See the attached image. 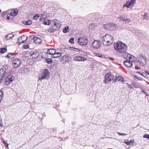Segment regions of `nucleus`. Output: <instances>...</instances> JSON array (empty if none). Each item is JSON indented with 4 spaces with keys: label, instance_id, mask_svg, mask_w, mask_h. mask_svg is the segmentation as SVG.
<instances>
[{
    "label": "nucleus",
    "instance_id": "obj_1",
    "mask_svg": "<svg viewBox=\"0 0 149 149\" xmlns=\"http://www.w3.org/2000/svg\"><path fill=\"white\" fill-rule=\"evenodd\" d=\"M114 47L116 50L120 52L126 51L127 48V46L121 42L115 43L114 45Z\"/></svg>",
    "mask_w": 149,
    "mask_h": 149
},
{
    "label": "nucleus",
    "instance_id": "obj_2",
    "mask_svg": "<svg viewBox=\"0 0 149 149\" xmlns=\"http://www.w3.org/2000/svg\"><path fill=\"white\" fill-rule=\"evenodd\" d=\"M103 43L104 45L109 46L113 42V37L110 34H106L103 37Z\"/></svg>",
    "mask_w": 149,
    "mask_h": 149
},
{
    "label": "nucleus",
    "instance_id": "obj_3",
    "mask_svg": "<svg viewBox=\"0 0 149 149\" xmlns=\"http://www.w3.org/2000/svg\"><path fill=\"white\" fill-rule=\"evenodd\" d=\"M51 23V26L55 30H58L61 26V22L57 19L52 20Z\"/></svg>",
    "mask_w": 149,
    "mask_h": 149
},
{
    "label": "nucleus",
    "instance_id": "obj_4",
    "mask_svg": "<svg viewBox=\"0 0 149 149\" xmlns=\"http://www.w3.org/2000/svg\"><path fill=\"white\" fill-rule=\"evenodd\" d=\"M51 15V14L44 12L42 14H37L33 17V19H38L39 17H40V19H46L49 17Z\"/></svg>",
    "mask_w": 149,
    "mask_h": 149
},
{
    "label": "nucleus",
    "instance_id": "obj_5",
    "mask_svg": "<svg viewBox=\"0 0 149 149\" xmlns=\"http://www.w3.org/2000/svg\"><path fill=\"white\" fill-rule=\"evenodd\" d=\"M136 3V0H130L123 4V8L126 7L127 8H132L135 5Z\"/></svg>",
    "mask_w": 149,
    "mask_h": 149
},
{
    "label": "nucleus",
    "instance_id": "obj_6",
    "mask_svg": "<svg viewBox=\"0 0 149 149\" xmlns=\"http://www.w3.org/2000/svg\"><path fill=\"white\" fill-rule=\"evenodd\" d=\"M114 76L110 72L107 73L105 76L104 80V83L107 84L112 80L114 79Z\"/></svg>",
    "mask_w": 149,
    "mask_h": 149
},
{
    "label": "nucleus",
    "instance_id": "obj_7",
    "mask_svg": "<svg viewBox=\"0 0 149 149\" xmlns=\"http://www.w3.org/2000/svg\"><path fill=\"white\" fill-rule=\"evenodd\" d=\"M50 73L48 70L45 69L43 70L41 73V77H39V80H42V79H46L48 78L49 76Z\"/></svg>",
    "mask_w": 149,
    "mask_h": 149
},
{
    "label": "nucleus",
    "instance_id": "obj_8",
    "mask_svg": "<svg viewBox=\"0 0 149 149\" xmlns=\"http://www.w3.org/2000/svg\"><path fill=\"white\" fill-rule=\"evenodd\" d=\"M78 42L81 45H86L88 42L87 38L85 37L79 38L78 39Z\"/></svg>",
    "mask_w": 149,
    "mask_h": 149
},
{
    "label": "nucleus",
    "instance_id": "obj_9",
    "mask_svg": "<svg viewBox=\"0 0 149 149\" xmlns=\"http://www.w3.org/2000/svg\"><path fill=\"white\" fill-rule=\"evenodd\" d=\"M21 60L18 58H15L12 62L13 67L15 68H17L21 65Z\"/></svg>",
    "mask_w": 149,
    "mask_h": 149
},
{
    "label": "nucleus",
    "instance_id": "obj_10",
    "mask_svg": "<svg viewBox=\"0 0 149 149\" xmlns=\"http://www.w3.org/2000/svg\"><path fill=\"white\" fill-rule=\"evenodd\" d=\"M71 59V57L70 56L64 55L62 56L61 61L62 63H64L70 62Z\"/></svg>",
    "mask_w": 149,
    "mask_h": 149
},
{
    "label": "nucleus",
    "instance_id": "obj_11",
    "mask_svg": "<svg viewBox=\"0 0 149 149\" xmlns=\"http://www.w3.org/2000/svg\"><path fill=\"white\" fill-rule=\"evenodd\" d=\"M137 60L141 65L143 66L145 64L146 58L144 57L140 56L137 58Z\"/></svg>",
    "mask_w": 149,
    "mask_h": 149
},
{
    "label": "nucleus",
    "instance_id": "obj_12",
    "mask_svg": "<svg viewBox=\"0 0 149 149\" xmlns=\"http://www.w3.org/2000/svg\"><path fill=\"white\" fill-rule=\"evenodd\" d=\"M15 79L14 76L9 75H8L6 79V82L7 85L9 84L11 82Z\"/></svg>",
    "mask_w": 149,
    "mask_h": 149
},
{
    "label": "nucleus",
    "instance_id": "obj_13",
    "mask_svg": "<svg viewBox=\"0 0 149 149\" xmlns=\"http://www.w3.org/2000/svg\"><path fill=\"white\" fill-rule=\"evenodd\" d=\"M87 60L86 58L84 57L80 56H75L74 57L73 60L75 61H84Z\"/></svg>",
    "mask_w": 149,
    "mask_h": 149
},
{
    "label": "nucleus",
    "instance_id": "obj_14",
    "mask_svg": "<svg viewBox=\"0 0 149 149\" xmlns=\"http://www.w3.org/2000/svg\"><path fill=\"white\" fill-rule=\"evenodd\" d=\"M93 47L95 49H99L101 46V44L100 41L94 40L92 44Z\"/></svg>",
    "mask_w": 149,
    "mask_h": 149
},
{
    "label": "nucleus",
    "instance_id": "obj_15",
    "mask_svg": "<svg viewBox=\"0 0 149 149\" xmlns=\"http://www.w3.org/2000/svg\"><path fill=\"white\" fill-rule=\"evenodd\" d=\"M27 39V37L26 36L24 35L19 38L17 40V42L20 44L24 42Z\"/></svg>",
    "mask_w": 149,
    "mask_h": 149
},
{
    "label": "nucleus",
    "instance_id": "obj_16",
    "mask_svg": "<svg viewBox=\"0 0 149 149\" xmlns=\"http://www.w3.org/2000/svg\"><path fill=\"white\" fill-rule=\"evenodd\" d=\"M10 11V10H8L7 11L2 12L1 13V16L3 17H6V19H10V15H9V12Z\"/></svg>",
    "mask_w": 149,
    "mask_h": 149
},
{
    "label": "nucleus",
    "instance_id": "obj_17",
    "mask_svg": "<svg viewBox=\"0 0 149 149\" xmlns=\"http://www.w3.org/2000/svg\"><path fill=\"white\" fill-rule=\"evenodd\" d=\"M31 39H33L34 42L36 43H39L42 42V40L37 37H35L34 36H30Z\"/></svg>",
    "mask_w": 149,
    "mask_h": 149
},
{
    "label": "nucleus",
    "instance_id": "obj_18",
    "mask_svg": "<svg viewBox=\"0 0 149 149\" xmlns=\"http://www.w3.org/2000/svg\"><path fill=\"white\" fill-rule=\"evenodd\" d=\"M124 65L128 68H131L132 66V63L131 61L127 60L124 62Z\"/></svg>",
    "mask_w": 149,
    "mask_h": 149
},
{
    "label": "nucleus",
    "instance_id": "obj_19",
    "mask_svg": "<svg viewBox=\"0 0 149 149\" xmlns=\"http://www.w3.org/2000/svg\"><path fill=\"white\" fill-rule=\"evenodd\" d=\"M10 11L9 12V15L12 16H16L18 13V11L16 9H13L10 10Z\"/></svg>",
    "mask_w": 149,
    "mask_h": 149
},
{
    "label": "nucleus",
    "instance_id": "obj_20",
    "mask_svg": "<svg viewBox=\"0 0 149 149\" xmlns=\"http://www.w3.org/2000/svg\"><path fill=\"white\" fill-rule=\"evenodd\" d=\"M116 24L113 23H110L107 25V27L110 30H112L116 29Z\"/></svg>",
    "mask_w": 149,
    "mask_h": 149
},
{
    "label": "nucleus",
    "instance_id": "obj_21",
    "mask_svg": "<svg viewBox=\"0 0 149 149\" xmlns=\"http://www.w3.org/2000/svg\"><path fill=\"white\" fill-rule=\"evenodd\" d=\"M123 142L127 145L132 146L134 143V139H132L130 141L125 140Z\"/></svg>",
    "mask_w": 149,
    "mask_h": 149
},
{
    "label": "nucleus",
    "instance_id": "obj_22",
    "mask_svg": "<svg viewBox=\"0 0 149 149\" xmlns=\"http://www.w3.org/2000/svg\"><path fill=\"white\" fill-rule=\"evenodd\" d=\"M98 15L97 13H91L88 15L87 17L91 18H96Z\"/></svg>",
    "mask_w": 149,
    "mask_h": 149
},
{
    "label": "nucleus",
    "instance_id": "obj_23",
    "mask_svg": "<svg viewBox=\"0 0 149 149\" xmlns=\"http://www.w3.org/2000/svg\"><path fill=\"white\" fill-rule=\"evenodd\" d=\"M56 51L54 49H48L47 50V54L50 55H52L54 56V54L55 53Z\"/></svg>",
    "mask_w": 149,
    "mask_h": 149
},
{
    "label": "nucleus",
    "instance_id": "obj_24",
    "mask_svg": "<svg viewBox=\"0 0 149 149\" xmlns=\"http://www.w3.org/2000/svg\"><path fill=\"white\" fill-rule=\"evenodd\" d=\"M6 71L3 70L2 68L0 70V76H1L2 79H1V81L2 80V78L5 75Z\"/></svg>",
    "mask_w": 149,
    "mask_h": 149
},
{
    "label": "nucleus",
    "instance_id": "obj_25",
    "mask_svg": "<svg viewBox=\"0 0 149 149\" xmlns=\"http://www.w3.org/2000/svg\"><path fill=\"white\" fill-rule=\"evenodd\" d=\"M51 21L49 20V19H44V21L43 22V23L45 25H49L50 24H51Z\"/></svg>",
    "mask_w": 149,
    "mask_h": 149
},
{
    "label": "nucleus",
    "instance_id": "obj_26",
    "mask_svg": "<svg viewBox=\"0 0 149 149\" xmlns=\"http://www.w3.org/2000/svg\"><path fill=\"white\" fill-rule=\"evenodd\" d=\"M117 80L120 81L122 82H123L124 81L123 78L120 76H118L115 78V81H116Z\"/></svg>",
    "mask_w": 149,
    "mask_h": 149
},
{
    "label": "nucleus",
    "instance_id": "obj_27",
    "mask_svg": "<svg viewBox=\"0 0 149 149\" xmlns=\"http://www.w3.org/2000/svg\"><path fill=\"white\" fill-rule=\"evenodd\" d=\"M32 21L30 20L23 21L22 23L25 25H30L32 24Z\"/></svg>",
    "mask_w": 149,
    "mask_h": 149
},
{
    "label": "nucleus",
    "instance_id": "obj_28",
    "mask_svg": "<svg viewBox=\"0 0 149 149\" xmlns=\"http://www.w3.org/2000/svg\"><path fill=\"white\" fill-rule=\"evenodd\" d=\"M14 36V35L10 34L6 35L5 36V40H9Z\"/></svg>",
    "mask_w": 149,
    "mask_h": 149
},
{
    "label": "nucleus",
    "instance_id": "obj_29",
    "mask_svg": "<svg viewBox=\"0 0 149 149\" xmlns=\"http://www.w3.org/2000/svg\"><path fill=\"white\" fill-rule=\"evenodd\" d=\"M6 57L10 59H12L14 58V56L13 54L9 53L6 56Z\"/></svg>",
    "mask_w": 149,
    "mask_h": 149
},
{
    "label": "nucleus",
    "instance_id": "obj_30",
    "mask_svg": "<svg viewBox=\"0 0 149 149\" xmlns=\"http://www.w3.org/2000/svg\"><path fill=\"white\" fill-rule=\"evenodd\" d=\"M121 53H123L122 54V56L125 58L126 59L129 54L126 52V51L124 52H122Z\"/></svg>",
    "mask_w": 149,
    "mask_h": 149
},
{
    "label": "nucleus",
    "instance_id": "obj_31",
    "mask_svg": "<svg viewBox=\"0 0 149 149\" xmlns=\"http://www.w3.org/2000/svg\"><path fill=\"white\" fill-rule=\"evenodd\" d=\"M39 55V53L37 52L35 53H33V54H31V56H32L33 58H34L38 57Z\"/></svg>",
    "mask_w": 149,
    "mask_h": 149
},
{
    "label": "nucleus",
    "instance_id": "obj_32",
    "mask_svg": "<svg viewBox=\"0 0 149 149\" xmlns=\"http://www.w3.org/2000/svg\"><path fill=\"white\" fill-rule=\"evenodd\" d=\"M61 53L59 52L56 53V52H55V54L54 55L53 57L57 58L61 56Z\"/></svg>",
    "mask_w": 149,
    "mask_h": 149
},
{
    "label": "nucleus",
    "instance_id": "obj_33",
    "mask_svg": "<svg viewBox=\"0 0 149 149\" xmlns=\"http://www.w3.org/2000/svg\"><path fill=\"white\" fill-rule=\"evenodd\" d=\"M143 14H142V17L141 18L143 17V19H148L149 18V14H145L144 13H143Z\"/></svg>",
    "mask_w": 149,
    "mask_h": 149
},
{
    "label": "nucleus",
    "instance_id": "obj_34",
    "mask_svg": "<svg viewBox=\"0 0 149 149\" xmlns=\"http://www.w3.org/2000/svg\"><path fill=\"white\" fill-rule=\"evenodd\" d=\"M7 51V48H1L0 49V53H4Z\"/></svg>",
    "mask_w": 149,
    "mask_h": 149
},
{
    "label": "nucleus",
    "instance_id": "obj_35",
    "mask_svg": "<svg viewBox=\"0 0 149 149\" xmlns=\"http://www.w3.org/2000/svg\"><path fill=\"white\" fill-rule=\"evenodd\" d=\"M69 28L68 26H65L63 29V32L64 33H66L69 31Z\"/></svg>",
    "mask_w": 149,
    "mask_h": 149
},
{
    "label": "nucleus",
    "instance_id": "obj_36",
    "mask_svg": "<svg viewBox=\"0 0 149 149\" xmlns=\"http://www.w3.org/2000/svg\"><path fill=\"white\" fill-rule=\"evenodd\" d=\"M95 55L96 56L99 57H101L102 58H104V56L103 55H102L100 53H95Z\"/></svg>",
    "mask_w": 149,
    "mask_h": 149
},
{
    "label": "nucleus",
    "instance_id": "obj_37",
    "mask_svg": "<svg viewBox=\"0 0 149 149\" xmlns=\"http://www.w3.org/2000/svg\"><path fill=\"white\" fill-rule=\"evenodd\" d=\"M121 21L124 22L125 23H129L130 21V19H122Z\"/></svg>",
    "mask_w": 149,
    "mask_h": 149
},
{
    "label": "nucleus",
    "instance_id": "obj_38",
    "mask_svg": "<svg viewBox=\"0 0 149 149\" xmlns=\"http://www.w3.org/2000/svg\"><path fill=\"white\" fill-rule=\"evenodd\" d=\"M3 95V93L2 91L0 92V103L1 102V101L2 100V97Z\"/></svg>",
    "mask_w": 149,
    "mask_h": 149
},
{
    "label": "nucleus",
    "instance_id": "obj_39",
    "mask_svg": "<svg viewBox=\"0 0 149 149\" xmlns=\"http://www.w3.org/2000/svg\"><path fill=\"white\" fill-rule=\"evenodd\" d=\"M49 64L51 63L52 62V60L51 58H47L45 60Z\"/></svg>",
    "mask_w": 149,
    "mask_h": 149
},
{
    "label": "nucleus",
    "instance_id": "obj_40",
    "mask_svg": "<svg viewBox=\"0 0 149 149\" xmlns=\"http://www.w3.org/2000/svg\"><path fill=\"white\" fill-rule=\"evenodd\" d=\"M55 29H54V28H50L48 29V31L49 33H53L54 32V30Z\"/></svg>",
    "mask_w": 149,
    "mask_h": 149
},
{
    "label": "nucleus",
    "instance_id": "obj_41",
    "mask_svg": "<svg viewBox=\"0 0 149 149\" xmlns=\"http://www.w3.org/2000/svg\"><path fill=\"white\" fill-rule=\"evenodd\" d=\"M70 50L72 51H75L77 52L79 51L78 49L76 48H74L73 47H70Z\"/></svg>",
    "mask_w": 149,
    "mask_h": 149
},
{
    "label": "nucleus",
    "instance_id": "obj_42",
    "mask_svg": "<svg viewBox=\"0 0 149 149\" xmlns=\"http://www.w3.org/2000/svg\"><path fill=\"white\" fill-rule=\"evenodd\" d=\"M74 38H70L69 40V42L70 43L72 44L74 43Z\"/></svg>",
    "mask_w": 149,
    "mask_h": 149
},
{
    "label": "nucleus",
    "instance_id": "obj_43",
    "mask_svg": "<svg viewBox=\"0 0 149 149\" xmlns=\"http://www.w3.org/2000/svg\"><path fill=\"white\" fill-rule=\"evenodd\" d=\"M143 137L145 138H147L149 139V135L145 134L143 135Z\"/></svg>",
    "mask_w": 149,
    "mask_h": 149
},
{
    "label": "nucleus",
    "instance_id": "obj_44",
    "mask_svg": "<svg viewBox=\"0 0 149 149\" xmlns=\"http://www.w3.org/2000/svg\"><path fill=\"white\" fill-rule=\"evenodd\" d=\"M8 66L6 65H5L3 66L2 68L3 69V70L6 71L8 69Z\"/></svg>",
    "mask_w": 149,
    "mask_h": 149
},
{
    "label": "nucleus",
    "instance_id": "obj_45",
    "mask_svg": "<svg viewBox=\"0 0 149 149\" xmlns=\"http://www.w3.org/2000/svg\"><path fill=\"white\" fill-rule=\"evenodd\" d=\"M132 55H131L130 54H129L128 56H127V58L126 59L127 60H129V59L130 60L131 59H132Z\"/></svg>",
    "mask_w": 149,
    "mask_h": 149
},
{
    "label": "nucleus",
    "instance_id": "obj_46",
    "mask_svg": "<svg viewBox=\"0 0 149 149\" xmlns=\"http://www.w3.org/2000/svg\"><path fill=\"white\" fill-rule=\"evenodd\" d=\"M29 47V45H24L23 46V48L24 49H28Z\"/></svg>",
    "mask_w": 149,
    "mask_h": 149
},
{
    "label": "nucleus",
    "instance_id": "obj_47",
    "mask_svg": "<svg viewBox=\"0 0 149 149\" xmlns=\"http://www.w3.org/2000/svg\"><path fill=\"white\" fill-rule=\"evenodd\" d=\"M117 133L119 134V135H120L122 136H124L127 135V134L125 133H120L119 132H117Z\"/></svg>",
    "mask_w": 149,
    "mask_h": 149
},
{
    "label": "nucleus",
    "instance_id": "obj_48",
    "mask_svg": "<svg viewBox=\"0 0 149 149\" xmlns=\"http://www.w3.org/2000/svg\"><path fill=\"white\" fill-rule=\"evenodd\" d=\"M94 26V24H91L89 26V28L91 29H92V27H91L92 26Z\"/></svg>",
    "mask_w": 149,
    "mask_h": 149
},
{
    "label": "nucleus",
    "instance_id": "obj_49",
    "mask_svg": "<svg viewBox=\"0 0 149 149\" xmlns=\"http://www.w3.org/2000/svg\"><path fill=\"white\" fill-rule=\"evenodd\" d=\"M135 68L136 69L139 70V69H140L141 68L140 67H138L137 66H136L135 67Z\"/></svg>",
    "mask_w": 149,
    "mask_h": 149
},
{
    "label": "nucleus",
    "instance_id": "obj_50",
    "mask_svg": "<svg viewBox=\"0 0 149 149\" xmlns=\"http://www.w3.org/2000/svg\"><path fill=\"white\" fill-rule=\"evenodd\" d=\"M143 92L145 94L146 96L148 97L149 96V95L146 92L144 91Z\"/></svg>",
    "mask_w": 149,
    "mask_h": 149
},
{
    "label": "nucleus",
    "instance_id": "obj_51",
    "mask_svg": "<svg viewBox=\"0 0 149 149\" xmlns=\"http://www.w3.org/2000/svg\"><path fill=\"white\" fill-rule=\"evenodd\" d=\"M145 72L147 74L149 75V72L148 71H145Z\"/></svg>",
    "mask_w": 149,
    "mask_h": 149
},
{
    "label": "nucleus",
    "instance_id": "obj_52",
    "mask_svg": "<svg viewBox=\"0 0 149 149\" xmlns=\"http://www.w3.org/2000/svg\"><path fill=\"white\" fill-rule=\"evenodd\" d=\"M42 55H43V54H45L46 56L47 55V53L46 52H43L42 53Z\"/></svg>",
    "mask_w": 149,
    "mask_h": 149
},
{
    "label": "nucleus",
    "instance_id": "obj_53",
    "mask_svg": "<svg viewBox=\"0 0 149 149\" xmlns=\"http://www.w3.org/2000/svg\"><path fill=\"white\" fill-rule=\"evenodd\" d=\"M109 59H110V60H114V59L113 58H111V57H110L109 58Z\"/></svg>",
    "mask_w": 149,
    "mask_h": 149
},
{
    "label": "nucleus",
    "instance_id": "obj_54",
    "mask_svg": "<svg viewBox=\"0 0 149 149\" xmlns=\"http://www.w3.org/2000/svg\"><path fill=\"white\" fill-rule=\"evenodd\" d=\"M138 73H140V74H141V75H143V74H141V73H140V72H138Z\"/></svg>",
    "mask_w": 149,
    "mask_h": 149
},
{
    "label": "nucleus",
    "instance_id": "obj_55",
    "mask_svg": "<svg viewBox=\"0 0 149 149\" xmlns=\"http://www.w3.org/2000/svg\"><path fill=\"white\" fill-rule=\"evenodd\" d=\"M139 80H141L142 79V78H141V77H139Z\"/></svg>",
    "mask_w": 149,
    "mask_h": 149
},
{
    "label": "nucleus",
    "instance_id": "obj_56",
    "mask_svg": "<svg viewBox=\"0 0 149 149\" xmlns=\"http://www.w3.org/2000/svg\"><path fill=\"white\" fill-rule=\"evenodd\" d=\"M4 142V143H5V142H4H4Z\"/></svg>",
    "mask_w": 149,
    "mask_h": 149
}]
</instances>
